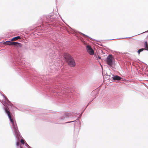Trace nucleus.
<instances>
[{
  "instance_id": "nucleus-11",
  "label": "nucleus",
  "mask_w": 148,
  "mask_h": 148,
  "mask_svg": "<svg viewBox=\"0 0 148 148\" xmlns=\"http://www.w3.org/2000/svg\"><path fill=\"white\" fill-rule=\"evenodd\" d=\"M21 142L22 144H24L25 143V141L23 139H21Z\"/></svg>"
},
{
  "instance_id": "nucleus-4",
  "label": "nucleus",
  "mask_w": 148,
  "mask_h": 148,
  "mask_svg": "<svg viewBox=\"0 0 148 148\" xmlns=\"http://www.w3.org/2000/svg\"><path fill=\"white\" fill-rule=\"evenodd\" d=\"M86 49L87 52L90 55H92L94 54V51L91 46L89 45H87L86 46Z\"/></svg>"
},
{
  "instance_id": "nucleus-5",
  "label": "nucleus",
  "mask_w": 148,
  "mask_h": 148,
  "mask_svg": "<svg viewBox=\"0 0 148 148\" xmlns=\"http://www.w3.org/2000/svg\"><path fill=\"white\" fill-rule=\"evenodd\" d=\"M113 79L114 80H120L121 79V78L120 77L117 76H115L113 77Z\"/></svg>"
},
{
  "instance_id": "nucleus-13",
  "label": "nucleus",
  "mask_w": 148,
  "mask_h": 148,
  "mask_svg": "<svg viewBox=\"0 0 148 148\" xmlns=\"http://www.w3.org/2000/svg\"><path fill=\"white\" fill-rule=\"evenodd\" d=\"M62 92H63V93L64 94V90H62Z\"/></svg>"
},
{
  "instance_id": "nucleus-8",
  "label": "nucleus",
  "mask_w": 148,
  "mask_h": 148,
  "mask_svg": "<svg viewBox=\"0 0 148 148\" xmlns=\"http://www.w3.org/2000/svg\"><path fill=\"white\" fill-rule=\"evenodd\" d=\"M144 47H145V48H144L145 50L148 51V45L147 42H145Z\"/></svg>"
},
{
  "instance_id": "nucleus-14",
  "label": "nucleus",
  "mask_w": 148,
  "mask_h": 148,
  "mask_svg": "<svg viewBox=\"0 0 148 148\" xmlns=\"http://www.w3.org/2000/svg\"><path fill=\"white\" fill-rule=\"evenodd\" d=\"M20 148H23V147H22L21 146H20Z\"/></svg>"
},
{
  "instance_id": "nucleus-10",
  "label": "nucleus",
  "mask_w": 148,
  "mask_h": 148,
  "mask_svg": "<svg viewBox=\"0 0 148 148\" xmlns=\"http://www.w3.org/2000/svg\"><path fill=\"white\" fill-rule=\"evenodd\" d=\"M144 50H145V49L144 48H142L141 49H139L138 51V55H139L140 53L141 52L143 51Z\"/></svg>"
},
{
  "instance_id": "nucleus-6",
  "label": "nucleus",
  "mask_w": 148,
  "mask_h": 148,
  "mask_svg": "<svg viewBox=\"0 0 148 148\" xmlns=\"http://www.w3.org/2000/svg\"><path fill=\"white\" fill-rule=\"evenodd\" d=\"M20 38V36H17V37L13 38L11 40V41H13L17 40L18 39Z\"/></svg>"
},
{
  "instance_id": "nucleus-12",
  "label": "nucleus",
  "mask_w": 148,
  "mask_h": 148,
  "mask_svg": "<svg viewBox=\"0 0 148 148\" xmlns=\"http://www.w3.org/2000/svg\"><path fill=\"white\" fill-rule=\"evenodd\" d=\"M19 145H20V146H21V145H20V143L19 142H17V143H16V145H17V146H19Z\"/></svg>"
},
{
  "instance_id": "nucleus-2",
  "label": "nucleus",
  "mask_w": 148,
  "mask_h": 148,
  "mask_svg": "<svg viewBox=\"0 0 148 148\" xmlns=\"http://www.w3.org/2000/svg\"><path fill=\"white\" fill-rule=\"evenodd\" d=\"M64 57L69 66L72 67L75 66L76 64L75 61L70 54L67 53H65Z\"/></svg>"
},
{
  "instance_id": "nucleus-3",
  "label": "nucleus",
  "mask_w": 148,
  "mask_h": 148,
  "mask_svg": "<svg viewBox=\"0 0 148 148\" xmlns=\"http://www.w3.org/2000/svg\"><path fill=\"white\" fill-rule=\"evenodd\" d=\"M114 59L111 55L108 56L106 59L107 64L111 66L113 64V61Z\"/></svg>"
},
{
  "instance_id": "nucleus-7",
  "label": "nucleus",
  "mask_w": 148,
  "mask_h": 148,
  "mask_svg": "<svg viewBox=\"0 0 148 148\" xmlns=\"http://www.w3.org/2000/svg\"><path fill=\"white\" fill-rule=\"evenodd\" d=\"M17 45H21V43H18L16 42H12L11 45H14V46H17Z\"/></svg>"
},
{
  "instance_id": "nucleus-9",
  "label": "nucleus",
  "mask_w": 148,
  "mask_h": 148,
  "mask_svg": "<svg viewBox=\"0 0 148 148\" xmlns=\"http://www.w3.org/2000/svg\"><path fill=\"white\" fill-rule=\"evenodd\" d=\"M12 42L10 41H7L5 42V44L6 45H11Z\"/></svg>"
},
{
  "instance_id": "nucleus-1",
  "label": "nucleus",
  "mask_w": 148,
  "mask_h": 148,
  "mask_svg": "<svg viewBox=\"0 0 148 148\" xmlns=\"http://www.w3.org/2000/svg\"><path fill=\"white\" fill-rule=\"evenodd\" d=\"M5 112L7 114V115L12 123L13 126V128L16 135L18 136L19 134V132L18 130V127L16 123H14L13 119L12 117V114L10 113V110L8 107H5Z\"/></svg>"
}]
</instances>
